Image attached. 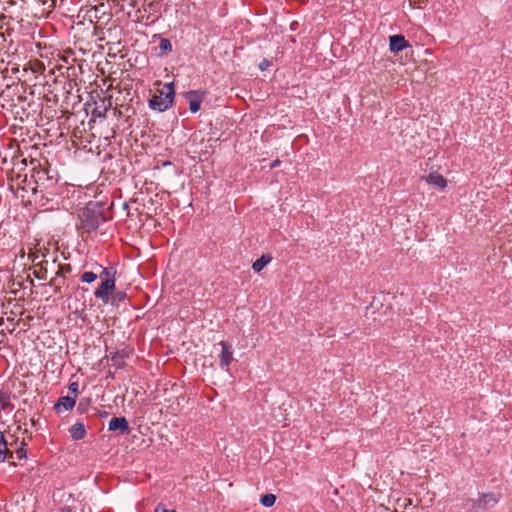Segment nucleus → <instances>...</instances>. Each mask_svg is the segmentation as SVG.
<instances>
[{"label":"nucleus","instance_id":"nucleus-1","mask_svg":"<svg viewBox=\"0 0 512 512\" xmlns=\"http://www.w3.org/2000/svg\"><path fill=\"white\" fill-rule=\"evenodd\" d=\"M79 218L82 228L87 232L95 231L102 223L107 221L102 206L97 203H89L84 207L79 214Z\"/></svg>","mask_w":512,"mask_h":512},{"label":"nucleus","instance_id":"nucleus-2","mask_svg":"<svg viewBox=\"0 0 512 512\" xmlns=\"http://www.w3.org/2000/svg\"><path fill=\"white\" fill-rule=\"evenodd\" d=\"M31 178L34 180L35 187L32 188L34 193L45 191L55 187L57 179L54 175H50L48 167H42L41 164L32 168Z\"/></svg>","mask_w":512,"mask_h":512},{"label":"nucleus","instance_id":"nucleus-3","mask_svg":"<svg viewBox=\"0 0 512 512\" xmlns=\"http://www.w3.org/2000/svg\"><path fill=\"white\" fill-rule=\"evenodd\" d=\"M175 90L173 83H166L159 95H154L149 100V107L158 112H164L169 109L174 102Z\"/></svg>","mask_w":512,"mask_h":512},{"label":"nucleus","instance_id":"nucleus-4","mask_svg":"<svg viewBox=\"0 0 512 512\" xmlns=\"http://www.w3.org/2000/svg\"><path fill=\"white\" fill-rule=\"evenodd\" d=\"M115 284L110 280L101 281L99 287L94 292V297L107 304L110 301V294L115 289Z\"/></svg>","mask_w":512,"mask_h":512},{"label":"nucleus","instance_id":"nucleus-5","mask_svg":"<svg viewBox=\"0 0 512 512\" xmlns=\"http://www.w3.org/2000/svg\"><path fill=\"white\" fill-rule=\"evenodd\" d=\"M499 499L493 493H483L473 502V508L487 510L498 503Z\"/></svg>","mask_w":512,"mask_h":512},{"label":"nucleus","instance_id":"nucleus-6","mask_svg":"<svg viewBox=\"0 0 512 512\" xmlns=\"http://www.w3.org/2000/svg\"><path fill=\"white\" fill-rule=\"evenodd\" d=\"M109 431H120L121 434H129L130 427L125 417H113L108 426Z\"/></svg>","mask_w":512,"mask_h":512},{"label":"nucleus","instance_id":"nucleus-7","mask_svg":"<svg viewBox=\"0 0 512 512\" xmlns=\"http://www.w3.org/2000/svg\"><path fill=\"white\" fill-rule=\"evenodd\" d=\"M410 46V43L404 38L403 35L396 34L390 36L389 38V47L393 53H398Z\"/></svg>","mask_w":512,"mask_h":512},{"label":"nucleus","instance_id":"nucleus-8","mask_svg":"<svg viewBox=\"0 0 512 512\" xmlns=\"http://www.w3.org/2000/svg\"><path fill=\"white\" fill-rule=\"evenodd\" d=\"M9 449L6 436L0 432V463L8 461L12 466H16L17 461L12 460V454Z\"/></svg>","mask_w":512,"mask_h":512},{"label":"nucleus","instance_id":"nucleus-9","mask_svg":"<svg viewBox=\"0 0 512 512\" xmlns=\"http://www.w3.org/2000/svg\"><path fill=\"white\" fill-rule=\"evenodd\" d=\"M219 345L221 346L219 365L221 368H227L233 361V352L231 350V346L225 341H221Z\"/></svg>","mask_w":512,"mask_h":512},{"label":"nucleus","instance_id":"nucleus-10","mask_svg":"<svg viewBox=\"0 0 512 512\" xmlns=\"http://www.w3.org/2000/svg\"><path fill=\"white\" fill-rule=\"evenodd\" d=\"M76 404V398L71 396H62L54 404V410L56 413H61L63 410H72Z\"/></svg>","mask_w":512,"mask_h":512},{"label":"nucleus","instance_id":"nucleus-11","mask_svg":"<svg viewBox=\"0 0 512 512\" xmlns=\"http://www.w3.org/2000/svg\"><path fill=\"white\" fill-rule=\"evenodd\" d=\"M3 27L0 26V53L8 52L13 44V39L11 37L12 33L9 28H6L5 31H2Z\"/></svg>","mask_w":512,"mask_h":512},{"label":"nucleus","instance_id":"nucleus-12","mask_svg":"<svg viewBox=\"0 0 512 512\" xmlns=\"http://www.w3.org/2000/svg\"><path fill=\"white\" fill-rule=\"evenodd\" d=\"M424 179L428 184L438 187L441 190L447 186L446 179L437 172L430 173L428 176L424 177Z\"/></svg>","mask_w":512,"mask_h":512},{"label":"nucleus","instance_id":"nucleus-13","mask_svg":"<svg viewBox=\"0 0 512 512\" xmlns=\"http://www.w3.org/2000/svg\"><path fill=\"white\" fill-rule=\"evenodd\" d=\"M70 435L73 440H81L86 436V429L85 426L77 422L70 428Z\"/></svg>","mask_w":512,"mask_h":512},{"label":"nucleus","instance_id":"nucleus-14","mask_svg":"<svg viewBox=\"0 0 512 512\" xmlns=\"http://www.w3.org/2000/svg\"><path fill=\"white\" fill-rule=\"evenodd\" d=\"M272 261V256L270 254H263L260 258H258L252 265L253 270L256 273L262 271L270 262Z\"/></svg>","mask_w":512,"mask_h":512},{"label":"nucleus","instance_id":"nucleus-15","mask_svg":"<svg viewBox=\"0 0 512 512\" xmlns=\"http://www.w3.org/2000/svg\"><path fill=\"white\" fill-rule=\"evenodd\" d=\"M189 97V109L192 113H196L200 110L202 100L198 97L196 91H190Z\"/></svg>","mask_w":512,"mask_h":512},{"label":"nucleus","instance_id":"nucleus-16","mask_svg":"<svg viewBox=\"0 0 512 512\" xmlns=\"http://www.w3.org/2000/svg\"><path fill=\"white\" fill-rule=\"evenodd\" d=\"M116 269L112 266L105 267L102 269L100 274H98V277L101 279V281L110 280L113 283H116Z\"/></svg>","mask_w":512,"mask_h":512},{"label":"nucleus","instance_id":"nucleus-17","mask_svg":"<svg viewBox=\"0 0 512 512\" xmlns=\"http://www.w3.org/2000/svg\"><path fill=\"white\" fill-rule=\"evenodd\" d=\"M141 8L149 14L157 13L159 11V0H148L147 2H143L140 4V9Z\"/></svg>","mask_w":512,"mask_h":512},{"label":"nucleus","instance_id":"nucleus-18","mask_svg":"<svg viewBox=\"0 0 512 512\" xmlns=\"http://www.w3.org/2000/svg\"><path fill=\"white\" fill-rule=\"evenodd\" d=\"M26 442L25 440L23 439L21 442H20V445L18 447H15V452H14V461H21L23 459H26L27 458V449H26Z\"/></svg>","mask_w":512,"mask_h":512},{"label":"nucleus","instance_id":"nucleus-19","mask_svg":"<svg viewBox=\"0 0 512 512\" xmlns=\"http://www.w3.org/2000/svg\"><path fill=\"white\" fill-rule=\"evenodd\" d=\"M159 48L161 51V54L167 55L172 52V44L169 39L167 38H161Z\"/></svg>","mask_w":512,"mask_h":512},{"label":"nucleus","instance_id":"nucleus-20","mask_svg":"<svg viewBox=\"0 0 512 512\" xmlns=\"http://www.w3.org/2000/svg\"><path fill=\"white\" fill-rule=\"evenodd\" d=\"M276 502V496L274 494L268 493L261 497L260 503L265 507H271Z\"/></svg>","mask_w":512,"mask_h":512},{"label":"nucleus","instance_id":"nucleus-21","mask_svg":"<svg viewBox=\"0 0 512 512\" xmlns=\"http://www.w3.org/2000/svg\"><path fill=\"white\" fill-rule=\"evenodd\" d=\"M6 438H7V444L10 448L9 450L12 454V460H14L15 447H18L20 445V442L13 435H9Z\"/></svg>","mask_w":512,"mask_h":512},{"label":"nucleus","instance_id":"nucleus-22","mask_svg":"<svg viewBox=\"0 0 512 512\" xmlns=\"http://www.w3.org/2000/svg\"><path fill=\"white\" fill-rule=\"evenodd\" d=\"M97 278H98V274H96V273H94L92 271L84 272L81 275V281L85 282V283H88V284L94 282Z\"/></svg>","mask_w":512,"mask_h":512},{"label":"nucleus","instance_id":"nucleus-23","mask_svg":"<svg viewBox=\"0 0 512 512\" xmlns=\"http://www.w3.org/2000/svg\"><path fill=\"white\" fill-rule=\"evenodd\" d=\"M111 360L113 361L114 366L118 368H122L125 364L124 355L120 354L119 352L114 353L111 357Z\"/></svg>","mask_w":512,"mask_h":512},{"label":"nucleus","instance_id":"nucleus-24","mask_svg":"<svg viewBox=\"0 0 512 512\" xmlns=\"http://www.w3.org/2000/svg\"><path fill=\"white\" fill-rule=\"evenodd\" d=\"M72 271V267L70 264H63V265H59V269L56 273V276L55 277H64L65 274H68Z\"/></svg>","mask_w":512,"mask_h":512},{"label":"nucleus","instance_id":"nucleus-25","mask_svg":"<svg viewBox=\"0 0 512 512\" xmlns=\"http://www.w3.org/2000/svg\"><path fill=\"white\" fill-rule=\"evenodd\" d=\"M127 298V294L123 291H117L111 298L112 303L124 302Z\"/></svg>","mask_w":512,"mask_h":512},{"label":"nucleus","instance_id":"nucleus-26","mask_svg":"<svg viewBox=\"0 0 512 512\" xmlns=\"http://www.w3.org/2000/svg\"><path fill=\"white\" fill-rule=\"evenodd\" d=\"M33 275L38 279H46L47 270L41 266L39 270H34Z\"/></svg>","mask_w":512,"mask_h":512},{"label":"nucleus","instance_id":"nucleus-27","mask_svg":"<svg viewBox=\"0 0 512 512\" xmlns=\"http://www.w3.org/2000/svg\"><path fill=\"white\" fill-rule=\"evenodd\" d=\"M58 278L54 277L50 280L49 285L54 287L55 294L61 293V285L57 284Z\"/></svg>","mask_w":512,"mask_h":512},{"label":"nucleus","instance_id":"nucleus-28","mask_svg":"<svg viewBox=\"0 0 512 512\" xmlns=\"http://www.w3.org/2000/svg\"><path fill=\"white\" fill-rule=\"evenodd\" d=\"M78 387H79V385H78V383H77V382H72V383H70V384H69V387H68L69 392H70L71 394H74V397H75V398H76V396H77V394H78Z\"/></svg>","mask_w":512,"mask_h":512},{"label":"nucleus","instance_id":"nucleus-29","mask_svg":"<svg viewBox=\"0 0 512 512\" xmlns=\"http://www.w3.org/2000/svg\"><path fill=\"white\" fill-rule=\"evenodd\" d=\"M89 401H90L89 399H87L86 401L81 400V401L79 402L78 406H77V410H78L80 413H83V412L86 410L87 406L89 405Z\"/></svg>","mask_w":512,"mask_h":512},{"label":"nucleus","instance_id":"nucleus-30","mask_svg":"<svg viewBox=\"0 0 512 512\" xmlns=\"http://www.w3.org/2000/svg\"><path fill=\"white\" fill-rule=\"evenodd\" d=\"M148 0H131L129 5L132 8H137L138 11H140V4L143 2H147Z\"/></svg>","mask_w":512,"mask_h":512},{"label":"nucleus","instance_id":"nucleus-31","mask_svg":"<svg viewBox=\"0 0 512 512\" xmlns=\"http://www.w3.org/2000/svg\"><path fill=\"white\" fill-rule=\"evenodd\" d=\"M95 412V415L99 416L100 418H107L109 416V413L107 411H101L97 408L93 409Z\"/></svg>","mask_w":512,"mask_h":512},{"label":"nucleus","instance_id":"nucleus-32","mask_svg":"<svg viewBox=\"0 0 512 512\" xmlns=\"http://www.w3.org/2000/svg\"><path fill=\"white\" fill-rule=\"evenodd\" d=\"M59 512H77L76 507L72 505H66L62 507Z\"/></svg>","mask_w":512,"mask_h":512},{"label":"nucleus","instance_id":"nucleus-33","mask_svg":"<svg viewBox=\"0 0 512 512\" xmlns=\"http://www.w3.org/2000/svg\"><path fill=\"white\" fill-rule=\"evenodd\" d=\"M427 2H428V0H410L411 4H418V5L425 4Z\"/></svg>","mask_w":512,"mask_h":512},{"label":"nucleus","instance_id":"nucleus-34","mask_svg":"<svg viewBox=\"0 0 512 512\" xmlns=\"http://www.w3.org/2000/svg\"><path fill=\"white\" fill-rule=\"evenodd\" d=\"M268 65H269V61L268 60H264L263 62H261L259 67H260L261 70H264L266 67H268Z\"/></svg>","mask_w":512,"mask_h":512},{"label":"nucleus","instance_id":"nucleus-35","mask_svg":"<svg viewBox=\"0 0 512 512\" xmlns=\"http://www.w3.org/2000/svg\"><path fill=\"white\" fill-rule=\"evenodd\" d=\"M111 98L112 97L110 96L108 99V104L106 106H104V112H107L111 108V106H112Z\"/></svg>","mask_w":512,"mask_h":512},{"label":"nucleus","instance_id":"nucleus-36","mask_svg":"<svg viewBox=\"0 0 512 512\" xmlns=\"http://www.w3.org/2000/svg\"><path fill=\"white\" fill-rule=\"evenodd\" d=\"M65 283V277H58L57 284H60L61 286Z\"/></svg>","mask_w":512,"mask_h":512},{"label":"nucleus","instance_id":"nucleus-37","mask_svg":"<svg viewBox=\"0 0 512 512\" xmlns=\"http://www.w3.org/2000/svg\"><path fill=\"white\" fill-rule=\"evenodd\" d=\"M280 164V160L276 159L273 161V163L271 164V167L274 168V167H277L278 165Z\"/></svg>","mask_w":512,"mask_h":512}]
</instances>
